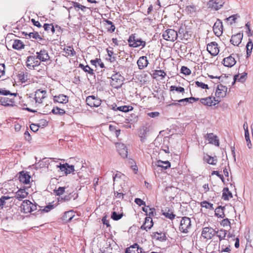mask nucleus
<instances>
[{
	"instance_id": "nucleus-51",
	"label": "nucleus",
	"mask_w": 253,
	"mask_h": 253,
	"mask_svg": "<svg viewBox=\"0 0 253 253\" xmlns=\"http://www.w3.org/2000/svg\"><path fill=\"white\" fill-rule=\"evenodd\" d=\"M246 129H247V130L246 131V132L245 133V139L247 141V146H248V148H251L252 147V144L251 142V140L250 139L249 133L247 127Z\"/></svg>"
},
{
	"instance_id": "nucleus-57",
	"label": "nucleus",
	"mask_w": 253,
	"mask_h": 253,
	"mask_svg": "<svg viewBox=\"0 0 253 253\" xmlns=\"http://www.w3.org/2000/svg\"><path fill=\"white\" fill-rule=\"evenodd\" d=\"M10 199L8 196H2L0 198V207L3 206L5 204V201Z\"/></svg>"
},
{
	"instance_id": "nucleus-19",
	"label": "nucleus",
	"mask_w": 253,
	"mask_h": 253,
	"mask_svg": "<svg viewBox=\"0 0 253 253\" xmlns=\"http://www.w3.org/2000/svg\"><path fill=\"white\" fill-rule=\"evenodd\" d=\"M31 176L27 171H22L19 173V179L21 182L27 184H29Z\"/></svg>"
},
{
	"instance_id": "nucleus-47",
	"label": "nucleus",
	"mask_w": 253,
	"mask_h": 253,
	"mask_svg": "<svg viewBox=\"0 0 253 253\" xmlns=\"http://www.w3.org/2000/svg\"><path fill=\"white\" fill-rule=\"evenodd\" d=\"M43 28L45 31L48 32H49V31H51L52 34L55 32L54 26L52 24H44L43 25Z\"/></svg>"
},
{
	"instance_id": "nucleus-46",
	"label": "nucleus",
	"mask_w": 253,
	"mask_h": 253,
	"mask_svg": "<svg viewBox=\"0 0 253 253\" xmlns=\"http://www.w3.org/2000/svg\"><path fill=\"white\" fill-rule=\"evenodd\" d=\"M201 207L203 208H205L206 209L213 210V205L211 203H210L206 201H203L201 203Z\"/></svg>"
},
{
	"instance_id": "nucleus-25",
	"label": "nucleus",
	"mask_w": 253,
	"mask_h": 253,
	"mask_svg": "<svg viewBox=\"0 0 253 253\" xmlns=\"http://www.w3.org/2000/svg\"><path fill=\"white\" fill-rule=\"evenodd\" d=\"M205 138L209 141L210 143L214 144L215 146H219V141L217 139L216 136L214 135L213 133H207L205 136Z\"/></svg>"
},
{
	"instance_id": "nucleus-54",
	"label": "nucleus",
	"mask_w": 253,
	"mask_h": 253,
	"mask_svg": "<svg viewBox=\"0 0 253 253\" xmlns=\"http://www.w3.org/2000/svg\"><path fill=\"white\" fill-rule=\"evenodd\" d=\"M181 72L185 75H189L191 73V70L185 66H182L181 67Z\"/></svg>"
},
{
	"instance_id": "nucleus-34",
	"label": "nucleus",
	"mask_w": 253,
	"mask_h": 253,
	"mask_svg": "<svg viewBox=\"0 0 253 253\" xmlns=\"http://www.w3.org/2000/svg\"><path fill=\"white\" fill-rule=\"evenodd\" d=\"M232 194L227 187L224 188L222 193V199L224 200H228L229 198H232Z\"/></svg>"
},
{
	"instance_id": "nucleus-20",
	"label": "nucleus",
	"mask_w": 253,
	"mask_h": 253,
	"mask_svg": "<svg viewBox=\"0 0 253 253\" xmlns=\"http://www.w3.org/2000/svg\"><path fill=\"white\" fill-rule=\"evenodd\" d=\"M243 37V34L241 33H239L236 35H233L230 39L231 43L234 45L238 46L241 42Z\"/></svg>"
},
{
	"instance_id": "nucleus-63",
	"label": "nucleus",
	"mask_w": 253,
	"mask_h": 253,
	"mask_svg": "<svg viewBox=\"0 0 253 253\" xmlns=\"http://www.w3.org/2000/svg\"><path fill=\"white\" fill-rule=\"evenodd\" d=\"M221 224L223 226H228V225H230V221L229 220V219L228 218H225V219H223L221 222Z\"/></svg>"
},
{
	"instance_id": "nucleus-3",
	"label": "nucleus",
	"mask_w": 253,
	"mask_h": 253,
	"mask_svg": "<svg viewBox=\"0 0 253 253\" xmlns=\"http://www.w3.org/2000/svg\"><path fill=\"white\" fill-rule=\"evenodd\" d=\"M124 78L119 73H115L111 77V84L115 88H118L123 84Z\"/></svg>"
},
{
	"instance_id": "nucleus-22",
	"label": "nucleus",
	"mask_w": 253,
	"mask_h": 253,
	"mask_svg": "<svg viewBox=\"0 0 253 253\" xmlns=\"http://www.w3.org/2000/svg\"><path fill=\"white\" fill-rule=\"evenodd\" d=\"M68 96L62 94L53 96V101L54 103L66 104L68 102Z\"/></svg>"
},
{
	"instance_id": "nucleus-26",
	"label": "nucleus",
	"mask_w": 253,
	"mask_h": 253,
	"mask_svg": "<svg viewBox=\"0 0 253 253\" xmlns=\"http://www.w3.org/2000/svg\"><path fill=\"white\" fill-rule=\"evenodd\" d=\"M137 64L139 69H143L146 67L148 64L147 57L146 56H141L137 60Z\"/></svg>"
},
{
	"instance_id": "nucleus-13",
	"label": "nucleus",
	"mask_w": 253,
	"mask_h": 253,
	"mask_svg": "<svg viewBox=\"0 0 253 253\" xmlns=\"http://www.w3.org/2000/svg\"><path fill=\"white\" fill-rule=\"evenodd\" d=\"M224 3V2L222 0H210L208 5L209 8L217 10L220 9Z\"/></svg>"
},
{
	"instance_id": "nucleus-49",
	"label": "nucleus",
	"mask_w": 253,
	"mask_h": 253,
	"mask_svg": "<svg viewBox=\"0 0 253 253\" xmlns=\"http://www.w3.org/2000/svg\"><path fill=\"white\" fill-rule=\"evenodd\" d=\"M0 94L6 95V96L10 95V96H14V97H15L17 95L16 93H11L10 92V91L6 90L4 88H0Z\"/></svg>"
},
{
	"instance_id": "nucleus-37",
	"label": "nucleus",
	"mask_w": 253,
	"mask_h": 253,
	"mask_svg": "<svg viewBox=\"0 0 253 253\" xmlns=\"http://www.w3.org/2000/svg\"><path fill=\"white\" fill-rule=\"evenodd\" d=\"M25 35H28L30 39L37 40L39 41L43 40L38 32H30L29 34H25Z\"/></svg>"
},
{
	"instance_id": "nucleus-45",
	"label": "nucleus",
	"mask_w": 253,
	"mask_h": 253,
	"mask_svg": "<svg viewBox=\"0 0 253 253\" xmlns=\"http://www.w3.org/2000/svg\"><path fill=\"white\" fill-rule=\"evenodd\" d=\"M90 63L92 65L95 66V67L97 66V63H98L99 66L101 68H104V65L103 62H101V60L100 59L96 58L95 60H91L90 61Z\"/></svg>"
},
{
	"instance_id": "nucleus-62",
	"label": "nucleus",
	"mask_w": 253,
	"mask_h": 253,
	"mask_svg": "<svg viewBox=\"0 0 253 253\" xmlns=\"http://www.w3.org/2000/svg\"><path fill=\"white\" fill-rule=\"evenodd\" d=\"M134 202L137 205H138L139 206L142 205L145 206V202L139 198H136L134 200Z\"/></svg>"
},
{
	"instance_id": "nucleus-5",
	"label": "nucleus",
	"mask_w": 253,
	"mask_h": 253,
	"mask_svg": "<svg viewBox=\"0 0 253 253\" xmlns=\"http://www.w3.org/2000/svg\"><path fill=\"white\" fill-rule=\"evenodd\" d=\"M191 226V219L188 217H183L180 221L179 230L184 233L188 232V230Z\"/></svg>"
},
{
	"instance_id": "nucleus-27",
	"label": "nucleus",
	"mask_w": 253,
	"mask_h": 253,
	"mask_svg": "<svg viewBox=\"0 0 253 253\" xmlns=\"http://www.w3.org/2000/svg\"><path fill=\"white\" fill-rule=\"evenodd\" d=\"M63 50L65 53L64 55L66 57H73L76 55V52L73 47L71 46H67L63 48Z\"/></svg>"
},
{
	"instance_id": "nucleus-53",
	"label": "nucleus",
	"mask_w": 253,
	"mask_h": 253,
	"mask_svg": "<svg viewBox=\"0 0 253 253\" xmlns=\"http://www.w3.org/2000/svg\"><path fill=\"white\" fill-rule=\"evenodd\" d=\"M170 90H175L178 92L183 93L184 92V88L181 86L177 87L174 85H171L170 87Z\"/></svg>"
},
{
	"instance_id": "nucleus-31",
	"label": "nucleus",
	"mask_w": 253,
	"mask_h": 253,
	"mask_svg": "<svg viewBox=\"0 0 253 253\" xmlns=\"http://www.w3.org/2000/svg\"><path fill=\"white\" fill-rule=\"evenodd\" d=\"M19 80L22 83H26L30 79L29 75L27 72H21L18 75Z\"/></svg>"
},
{
	"instance_id": "nucleus-29",
	"label": "nucleus",
	"mask_w": 253,
	"mask_h": 253,
	"mask_svg": "<svg viewBox=\"0 0 253 253\" xmlns=\"http://www.w3.org/2000/svg\"><path fill=\"white\" fill-rule=\"evenodd\" d=\"M28 194V192H27L24 189H20L16 193L15 197L17 199L21 201L26 198Z\"/></svg>"
},
{
	"instance_id": "nucleus-55",
	"label": "nucleus",
	"mask_w": 253,
	"mask_h": 253,
	"mask_svg": "<svg viewBox=\"0 0 253 253\" xmlns=\"http://www.w3.org/2000/svg\"><path fill=\"white\" fill-rule=\"evenodd\" d=\"M195 84L200 88H203V89H208V84H206L202 82H200L199 81H196L195 82Z\"/></svg>"
},
{
	"instance_id": "nucleus-15",
	"label": "nucleus",
	"mask_w": 253,
	"mask_h": 253,
	"mask_svg": "<svg viewBox=\"0 0 253 253\" xmlns=\"http://www.w3.org/2000/svg\"><path fill=\"white\" fill-rule=\"evenodd\" d=\"M227 87L220 84L217 85L215 92V95L217 98L224 97L226 95Z\"/></svg>"
},
{
	"instance_id": "nucleus-30",
	"label": "nucleus",
	"mask_w": 253,
	"mask_h": 253,
	"mask_svg": "<svg viewBox=\"0 0 253 253\" xmlns=\"http://www.w3.org/2000/svg\"><path fill=\"white\" fill-rule=\"evenodd\" d=\"M148 131L149 129L146 127L143 126L140 128L139 131V137H140V140L142 142H143L146 139Z\"/></svg>"
},
{
	"instance_id": "nucleus-12",
	"label": "nucleus",
	"mask_w": 253,
	"mask_h": 253,
	"mask_svg": "<svg viewBox=\"0 0 253 253\" xmlns=\"http://www.w3.org/2000/svg\"><path fill=\"white\" fill-rule=\"evenodd\" d=\"M208 52L213 56H216L219 52L218 44L216 42H211L207 45V47Z\"/></svg>"
},
{
	"instance_id": "nucleus-9",
	"label": "nucleus",
	"mask_w": 253,
	"mask_h": 253,
	"mask_svg": "<svg viewBox=\"0 0 253 253\" xmlns=\"http://www.w3.org/2000/svg\"><path fill=\"white\" fill-rule=\"evenodd\" d=\"M216 234L215 230L211 227H205L203 228L202 236L207 239H211Z\"/></svg>"
},
{
	"instance_id": "nucleus-36",
	"label": "nucleus",
	"mask_w": 253,
	"mask_h": 253,
	"mask_svg": "<svg viewBox=\"0 0 253 253\" xmlns=\"http://www.w3.org/2000/svg\"><path fill=\"white\" fill-rule=\"evenodd\" d=\"M216 236L219 238V241L221 242L222 240L225 239L227 234V232L224 229H220L215 231Z\"/></svg>"
},
{
	"instance_id": "nucleus-18",
	"label": "nucleus",
	"mask_w": 253,
	"mask_h": 253,
	"mask_svg": "<svg viewBox=\"0 0 253 253\" xmlns=\"http://www.w3.org/2000/svg\"><path fill=\"white\" fill-rule=\"evenodd\" d=\"M117 151L122 157L125 158L127 156V151L126 146L122 143H118L116 144Z\"/></svg>"
},
{
	"instance_id": "nucleus-28",
	"label": "nucleus",
	"mask_w": 253,
	"mask_h": 253,
	"mask_svg": "<svg viewBox=\"0 0 253 253\" xmlns=\"http://www.w3.org/2000/svg\"><path fill=\"white\" fill-rule=\"evenodd\" d=\"M185 11L188 14L194 15L197 11V7L194 4H190L186 6Z\"/></svg>"
},
{
	"instance_id": "nucleus-39",
	"label": "nucleus",
	"mask_w": 253,
	"mask_h": 253,
	"mask_svg": "<svg viewBox=\"0 0 253 253\" xmlns=\"http://www.w3.org/2000/svg\"><path fill=\"white\" fill-rule=\"evenodd\" d=\"M24 44L19 40H15L12 44V47L15 49H21L24 48Z\"/></svg>"
},
{
	"instance_id": "nucleus-6",
	"label": "nucleus",
	"mask_w": 253,
	"mask_h": 253,
	"mask_svg": "<svg viewBox=\"0 0 253 253\" xmlns=\"http://www.w3.org/2000/svg\"><path fill=\"white\" fill-rule=\"evenodd\" d=\"M37 56H29L27 58L26 66L28 69L35 70V68L39 66L41 62L37 60Z\"/></svg>"
},
{
	"instance_id": "nucleus-61",
	"label": "nucleus",
	"mask_w": 253,
	"mask_h": 253,
	"mask_svg": "<svg viewBox=\"0 0 253 253\" xmlns=\"http://www.w3.org/2000/svg\"><path fill=\"white\" fill-rule=\"evenodd\" d=\"M164 214L165 216L170 219H173L175 217V215L171 212L169 213V212H164Z\"/></svg>"
},
{
	"instance_id": "nucleus-44",
	"label": "nucleus",
	"mask_w": 253,
	"mask_h": 253,
	"mask_svg": "<svg viewBox=\"0 0 253 253\" xmlns=\"http://www.w3.org/2000/svg\"><path fill=\"white\" fill-rule=\"evenodd\" d=\"M51 112L54 114L59 115H63L65 113V111L64 110L59 108L58 107H53Z\"/></svg>"
},
{
	"instance_id": "nucleus-2",
	"label": "nucleus",
	"mask_w": 253,
	"mask_h": 253,
	"mask_svg": "<svg viewBox=\"0 0 253 253\" xmlns=\"http://www.w3.org/2000/svg\"><path fill=\"white\" fill-rule=\"evenodd\" d=\"M38 206L33 204L29 200H24L21 206V211L25 213H30L37 210Z\"/></svg>"
},
{
	"instance_id": "nucleus-52",
	"label": "nucleus",
	"mask_w": 253,
	"mask_h": 253,
	"mask_svg": "<svg viewBox=\"0 0 253 253\" xmlns=\"http://www.w3.org/2000/svg\"><path fill=\"white\" fill-rule=\"evenodd\" d=\"M137 246H138L137 244H134V245L131 246L126 249V253H135L136 251L135 249L137 248Z\"/></svg>"
},
{
	"instance_id": "nucleus-23",
	"label": "nucleus",
	"mask_w": 253,
	"mask_h": 253,
	"mask_svg": "<svg viewBox=\"0 0 253 253\" xmlns=\"http://www.w3.org/2000/svg\"><path fill=\"white\" fill-rule=\"evenodd\" d=\"M0 102L4 106H12L15 103L14 98L2 97L0 99Z\"/></svg>"
},
{
	"instance_id": "nucleus-8",
	"label": "nucleus",
	"mask_w": 253,
	"mask_h": 253,
	"mask_svg": "<svg viewBox=\"0 0 253 253\" xmlns=\"http://www.w3.org/2000/svg\"><path fill=\"white\" fill-rule=\"evenodd\" d=\"M86 102L91 107H97L101 105V101L98 97L94 95H91L86 97Z\"/></svg>"
},
{
	"instance_id": "nucleus-1",
	"label": "nucleus",
	"mask_w": 253,
	"mask_h": 253,
	"mask_svg": "<svg viewBox=\"0 0 253 253\" xmlns=\"http://www.w3.org/2000/svg\"><path fill=\"white\" fill-rule=\"evenodd\" d=\"M127 41L129 46L132 47H141L142 48L146 45V42L138 38L135 34L130 35Z\"/></svg>"
},
{
	"instance_id": "nucleus-32",
	"label": "nucleus",
	"mask_w": 253,
	"mask_h": 253,
	"mask_svg": "<svg viewBox=\"0 0 253 253\" xmlns=\"http://www.w3.org/2000/svg\"><path fill=\"white\" fill-rule=\"evenodd\" d=\"M167 74L166 73L162 70H155L153 73V77L154 79H156L158 77H161V79H164Z\"/></svg>"
},
{
	"instance_id": "nucleus-56",
	"label": "nucleus",
	"mask_w": 253,
	"mask_h": 253,
	"mask_svg": "<svg viewBox=\"0 0 253 253\" xmlns=\"http://www.w3.org/2000/svg\"><path fill=\"white\" fill-rule=\"evenodd\" d=\"M54 208V206L53 205H51V204H49L47 206H46L44 208L42 209H40V211H41L42 212H48L50 211H51L52 209Z\"/></svg>"
},
{
	"instance_id": "nucleus-33",
	"label": "nucleus",
	"mask_w": 253,
	"mask_h": 253,
	"mask_svg": "<svg viewBox=\"0 0 253 253\" xmlns=\"http://www.w3.org/2000/svg\"><path fill=\"white\" fill-rule=\"evenodd\" d=\"M204 160L208 164L212 165H216L217 162V159L216 157H211L207 154L204 156Z\"/></svg>"
},
{
	"instance_id": "nucleus-35",
	"label": "nucleus",
	"mask_w": 253,
	"mask_h": 253,
	"mask_svg": "<svg viewBox=\"0 0 253 253\" xmlns=\"http://www.w3.org/2000/svg\"><path fill=\"white\" fill-rule=\"evenodd\" d=\"M224 207L219 206L215 209V214L218 217L223 218L225 216L224 213Z\"/></svg>"
},
{
	"instance_id": "nucleus-10",
	"label": "nucleus",
	"mask_w": 253,
	"mask_h": 253,
	"mask_svg": "<svg viewBox=\"0 0 253 253\" xmlns=\"http://www.w3.org/2000/svg\"><path fill=\"white\" fill-rule=\"evenodd\" d=\"M213 31L214 34L219 37L223 33V25L222 21L219 19H217L213 26Z\"/></svg>"
},
{
	"instance_id": "nucleus-21",
	"label": "nucleus",
	"mask_w": 253,
	"mask_h": 253,
	"mask_svg": "<svg viewBox=\"0 0 253 253\" xmlns=\"http://www.w3.org/2000/svg\"><path fill=\"white\" fill-rule=\"evenodd\" d=\"M46 91L43 90L39 89L35 92V99L36 102L41 103L42 100L45 97Z\"/></svg>"
},
{
	"instance_id": "nucleus-14",
	"label": "nucleus",
	"mask_w": 253,
	"mask_h": 253,
	"mask_svg": "<svg viewBox=\"0 0 253 253\" xmlns=\"http://www.w3.org/2000/svg\"><path fill=\"white\" fill-rule=\"evenodd\" d=\"M235 56V54H232L228 57L224 58L222 61L223 64L228 67H233L236 63Z\"/></svg>"
},
{
	"instance_id": "nucleus-43",
	"label": "nucleus",
	"mask_w": 253,
	"mask_h": 253,
	"mask_svg": "<svg viewBox=\"0 0 253 253\" xmlns=\"http://www.w3.org/2000/svg\"><path fill=\"white\" fill-rule=\"evenodd\" d=\"M253 48V43L251 40L248 42L246 45L247 57L250 56L252 54V50Z\"/></svg>"
},
{
	"instance_id": "nucleus-38",
	"label": "nucleus",
	"mask_w": 253,
	"mask_h": 253,
	"mask_svg": "<svg viewBox=\"0 0 253 253\" xmlns=\"http://www.w3.org/2000/svg\"><path fill=\"white\" fill-rule=\"evenodd\" d=\"M142 210L150 217L154 216L156 214L155 209L154 208H150L148 206L143 207Z\"/></svg>"
},
{
	"instance_id": "nucleus-7",
	"label": "nucleus",
	"mask_w": 253,
	"mask_h": 253,
	"mask_svg": "<svg viewBox=\"0 0 253 253\" xmlns=\"http://www.w3.org/2000/svg\"><path fill=\"white\" fill-rule=\"evenodd\" d=\"M152 167L155 170H159L160 168L166 170L170 167V163L168 161H163L159 160L155 164H152Z\"/></svg>"
},
{
	"instance_id": "nucleus-48",
	"label": "nucleus",
	"mask_w": 253,
	"mask_h": 253,
	"mask_svg": "<svg viewBox=\"0 0 253 253\" xmlns=\"http://www.w3.org/2000/svg\"><path fill=\"white\" fill-rule=\"evenodd\" d=\"M117 110H119L120 111H122L124 112H127L129 110H131L132 109V107L130 106H122L117 108Z\"/></svg>"
},
{
	"instance_id": "nucleus-58",
	"label": "nucleus",
	"mask_w": 253,
	"mask_h": 253,
	"mask_svg": "<svg viewBox=\"0 0 253 253\" xmlns=\"http://www.w3.org/2000/svg\"><path fill=\"white\" fill-rule=\"evenodd\" d=\"M237 17H239L237 14L233 15L231 16H229V17L227 18L226 20L227 21H230V24H232L233 22H235V20L237 18Z\"/></svg>"
},
{
	"instance_id": "nucleus-50",
	"label": "nucleus",
	"mask_w": 253,
	"mask_h": 253,
	"mask_svg": "<svg viewBox=\"0 0 253 253\" xmlns=\"http://www.w3.org/2000/svg\"><path fill=\"white\" fill-rule=\"evenodd\" d=\"M123 214V213H117L116 211H113L112 212L111 217L115 220H118L122 218Z\"/></svg>"
},
{
	"instance_id": "nucleus-24",
	"label": "nucleus",
	"mask_w": 253,
	"mask_h": 253,
	"mask_svg": "<svg viewBox=\"0 0 253 253\" xmlns=\"http://www.w3.org/2000/svg\"><path fill=\"white\" fill-rule=\"evenodd\" d=\"M153 225V222L152 218L150 216H147L145 219V222L141 226L140 228L142 230L148 231L150 229Z\"/></svg>"
},
{
	"instance_id": "nucleus-4",
	"label": "nucleus",
	"mask_w": 253,
	"mask_h": 253,
	"mask_svg": "<svg viewBox=\"0 0 253 253\" xmlns=\"http://www.w3.org/2000/svg\"><path fill=\"white\" fill-rule=\"evenodd\" d=\"M178 34H181L180 30L177 33L174 30L168 29L163 33V37L167 41L174 42L177 39Z\"/></svg>"
},
{
	"instance_id": "nucleus-17",
	"label": "nucleus",
	"mask_w": 253,
	"mask_h": 253,
	"mask_svg": "<svg viewBox=\"0 0 253 253\" xmlns=\"http://www.w3.org/2000/svg\"><path fill=\"white\" fill-rule=\"evenodd\" d=\"M57 167L60 168L62 171L65 172L66 174H70L75 170L74 166H70L67 163L63 165L60 164L59 165L57 166Z\"/></svg>"
},
{
	"instance_id": "nucleus-40",
	"label": "nucleus",
	"mask_w": 253,
	"mask_h": 253,
	"mask_svg": "<svg viewBox=\"0 0 253 253\" xmlns=\"http://www.w3.org/2000/svg\"><path fill=\"white\" fill-rule=\"evenodd\" d=\"M153 237L157 240L164 241L166 240V235L162 232H154L152 235Z\"/></svg>"
},
{
	"instance_id": "nucleus-42",
	"label": "nucleus",
	"mask_w": 253,
	"mask_h": 253,
	"mask_svg": "<svg viewBox=\"0 0 253 253\" xmlns=\"http://www.w3.org/2000/svg\"><path fill=\"white\" fill-rule=\"evenodd\" d=\"M79 67L82 68L85 72H87L91 75L94 74L93 69L90 68L88 65L84 66L83 64H80Z\"/></svg>"
},
{
	"instance_id": "nucleus-11",
	"label": "nucleus",
	"mask_w": 253,
	"mask_h": 253,
	"mask_svg": "<svg viewBox=\"0 0 253 253\" xmlns=\"http://www.w3.org/2000/svg\"><path fill=\"white\" fill-rule=\"evenodd\" d=\"M200 101L203 105L208 106L215 105L220 102L219 100L216 99L215 98L211 97L201 98Z\"/></svg>"
},
{
	"instance_id": "nucleus-41",
	"label": "nucleus",
	"mask_w": 253,
	"mask_h": 253,
	"mask_svg": "<svg viewBox=\"0 0 253 253\" xmlns=\"http://www.w3.org/2000/svg\"><path fill=\"white\" fill-rule=\"evenodd\" d=\"M247 74L246 73H244L243 74L240 75H236L234 77V82L235 81H238L240 82H243L247 77Z\"/></svg>"
},
{
	"instance_id": "nucleus-60",
	"label": "nucleus",
	"mask_w": 253,
	"mask_h": 253,
	"mask_svg": "<svg viewBox=\"0 0 253 253\" xmlns=\"http://www.w3.org/2000/svg\"><path fill=\"white\" fill-rule=\"evenodd\" d=\"M39 124L36 125L32 124L30 125L31 129L34 132L37 131L39 130Z\"/></svg>"
},
{
	"instance_id": "nucleus-16",
	"label": "nucleus",
	"mask_w": 253,
	"mask_h": 253,
	"mask_svg": "<svg viewBox=\"0 0 253 253\" xmlns=\"http://www.w3.org/2000/svg\"><path fill=\"white\" fill-rule=\"evenodd\" d=\"M36 54L38 59L42 62H46L50 59L48 53L45 49H42L39 52H37Z\"/></svg>"
},
{
	"instance_id": "nucleus-59",
	"label": "nucleus",
	"mask_w": 253,
	"mask_h": 253,
	"mask_svg": "<svg viewBox=\"0 0 253 253\" xmlns=\"http://www.w3.org/2000/svg\"><path fill=\"white\" fill-rule=\"evenodd\" d=\"M65 191V188L63 187H59L57 190L55 191L57 195H60L63 194Z\"/></svg>"
},
{
	"instance_id": "nucleus-64",
	"label": "nucleus",
	"mask_w": 253,
	"mask_h": 253,
	"mask_svg": "<svg viewBox=\"0 0 253 253\" xmlns=\"http://www.w3.org/2000/svg\"><path fill=\"white\" fill-rule=\"evenodd\" d=\"M5 73V65L0 64V77H2Z\"/></svg>"
}]
</instances>
